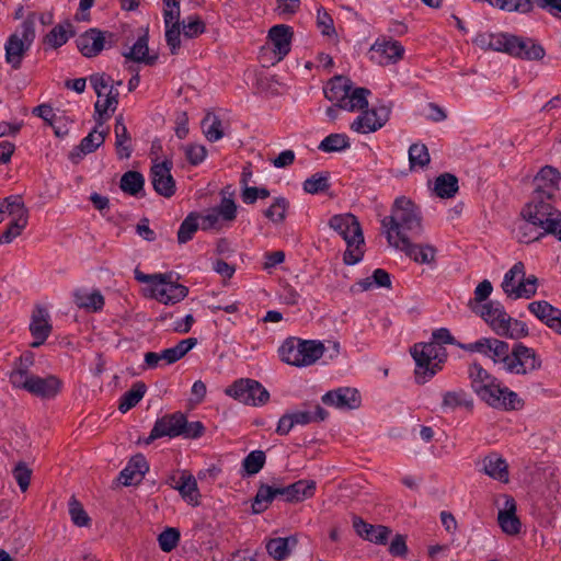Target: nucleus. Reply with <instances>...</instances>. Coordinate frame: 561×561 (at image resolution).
I'll return each mask as SVG.
<instances>
[{
  "mask_svg": "<svg viewBox=\"0 0 561 561\" xmlns=\"http://www.w3.org/2000/svg\"><path fill=\"white\" fill-rule=\"evenodd\" d=\"M468 377L472 391L489 407L501 411H516L525 405V401L501 380L490 374L478 362L469 365Z\"/></svg>",
  "mask_w": 561,
  "mask_h": 561,
  "instance_id": "nucleus-1",
  "label": "nucleus"
},
{
  "mask_svg": "<svg viewBox=\"0 0 561 561\" xmlns=\"http://www.w3.org/2000/svg\"><path fill=\"white\" fill-rule=\"evenodd\" d=\"M389 244L401 242V238L417 239L423 234L420 207L405 196L394 199L391 215L381 220Z\"/></svg>",
  "mask_w": 561,
  "mask_h": 561,
  "instance_id": "nucleus-2",
  "label": "nucleus"
},
{
  "mask_svg": "<svg viewBox=\"0 0 561 561\" xmlns=\"http://www.w3.org/2000/svg\"><path fill=\"white\" fill-rule=\"evenodd\" d=\"M490 357L494 364L502 363L506 371L516 375H527L542 366V359L531 347L517 342L510 350L507 342L491 337Z\"/></svg>",
  "mask_w": 561,
  "mask_h": 561,
  "instance_id": "nucleus-3",
  "label": "nucleus"
},
{
  "mask_svg": "<svg viewBox=\"0 0 561 561\" xmlns=\"http://www.w3.org/2000/svg\"><path fill=\"white\" fill-rule=\"evenodd\" d=\"M553 195L545 190H534L525 205L529 220L541 229V234H551L561 242V210L553 204Z\"/></svg>",
  "mask_w": 561,
  "mask_h": 561,
  "instance_id": "nucleus-4",
  "label": "nucleus"
},
{
  "mask_svg": "<svg viewBox=\"0 0 561 561\" xmlns=\"http://www.w3.org/2000/svg\"><path fill=\"white\" fill-rule=\"evenodd\" d=\"M329 227L337 232L346 242V250L343 253L345 265L359 263L365 254V239L362 226L353 214H337L329 219Z\"/></svg>",
  "mask_w": 561,
  "mask_h": 561,
  "instance_id": "nucleus-5",
  "label": "nucleus"
},
{
  "mask_svg": "<svg viewBox=\"0 0 561 561\" xmlns=\"http://www.w3.org/2000/svg\"><path fill=\"white\" fill-rule=\"evenodd\" d=\"M323 352L324 346L321 342L302 340L296 336L287 337L278 348L280 360L296 367L314 364L321 358Z\"/></svg>",
  "mask_w": 561,
  "mask_h": 561,
  "instance_id": "nucleus-6",
  "label": "nucleus"
},
{
  "mask_svg": "<svg viewBox=\"0 0 561 561\" xmlns=\"http://www.w3.org/2000/svg\"><path fill=\"white\" fill-rule=\"evenodd\" d=\"M35 21L36 12H30L20 25L21 34L15 32L7 39L4 58L14 70L21 68L23 58L36 37Z\"/></svg>",
  "mask_w": 561,
  "mask_h": 561,
  "instance_id": "nucleus-7",
  "label": "nucleus"
},
{
  "mask_svg": "<svg viewBox=\"0 0 561 561\" xmlns=\"http://www.w3.org/2000/svg\"><path fill=\"white\" fill-rule=\"evenodd\" d=\"M225 393L241 403L261 407L268 402V390L257 380L251 378H240L232 382Z\"/></svg>",
  "mask_w": 561,
  "mask_h": 561,
  "instance_id": "nucleus-8",
  "label": "nucleus"
},
{
  "mask_svg": "<svg viewBox=\"0 0 561 561\" xmlns=\"http://www.w3.org/2000/svg\"><path fill=\"white\" fill-rule=\"evenodd\" d=\"M185 414L181 411L167 413L158 417L148 437L138 439V443L152 444L156 439L169 437L175 438L184 433Z\"/></svg>",
  "mask_w": 561,
  "mask_h": 561,
  "instance_id": "nucleus-9",
  "label": "nucleus"
},
{
  "mask_svg": "<svg viewBox=\"0 0 561 561\" xmlns=\"http://www.w3.org/2000/svg\"><path fill=\"white\" fill-rule=\"evenodd\" d=\"M15 382H19L16 389H23L37 398L47 400L56 398L64 385L62 380L55 375L47 377L31 375L30 379L24 380L19 376Z\"/></svg>",
  "mask_w": 561,
  "mask_h": 561,
  "instance_id": "nucleus-10",
  "label": "nucleus"
},
{
  "mask_svg": "<svg viewBox=\"0 0 561 561\" xmlns=\"http://www.w3.org/2000/svg\"><path fill=\"white\" fill-rule=\"evenodd\" d=\"M433 350L430 343H415L410 348V354L415 362L414 380L416 385H424L439 373L438 364L431 362L430 353Z\"/></svg>",
  "mask_w": 561,
  "mask_h": 561,
  "instance_id": "nucleus-11",
  "label": "nucleus"
},
{
  "mask_svg": "<svg viewBox=\"0 0 561 561\" xmlns=\"http://www.w3.org/2000/svg\"><path fill=\"white\" fill-rule=\"evenodd\" d=\"M173 162L169 159L154 162L150 168L149 176L154 192L165 198H171L176 192V183L171 174Z\"/></svg>",
  "mask_w": 561,
  "mask_h": 561,
  "instance_id": "nucleus-12",
  "label": "nucleus"
},
{
  "mask_svg": "<svg viewBox=\"0 0 561 561\" xmlns=\"http://www.w3.org/2000/svg\"><path fill=\"white\" fill-rule=\"evenodd\" d=\"M512 41L511 56L514 58L539 61L546 55L543 46L535 38L513 34Z\"/></svg>",
  "mask_w": 561,
  "mask_h": 561,
  "instance_id": "nucleus-13",
  "label": "nucleus"
},
{
  "mask_svg": "<svg viewBox=\"0 0 561 561\" xmlns=\"http://www.w3.org/2000/svg\"><path fill=\"white\" fill-rule=\"evenodd\" d=\"M396 249L402 251L410 260L417 264H433L437 249L432 244L413 243L409 238H401V242L391 244Z\"/></svg>",
  "mask_w": 561,
  "mask_h": 561,
  "instance_id": "nucleus-14",
  "label": "nucleus"
},
{
  "mask_svg": "<svg viewBox=\"0 0 561 561\" xmlns=\"http://www.w3.org/2000/svg\"><path fill=\"white\" fill-rule=\"evenodd\" d=\"M294 30L287 24H276L268 30L267 38L272 44V50L277 61L283 60L291 49Z\"/></svg>",
  "mask_w": 561,
  "mask_h": 561,
  "instance_id": "nucleus-15",
  "label": "nucleus"
},
{
  "mask_svg": "<svg viewBox=\"0 0 561 561\" xmlns=\"http://www.w3.org/2000/svg\"><path fill=\"white\" fill-rule=\"evenodd\" d=\"M353 528L364 540L381 546L387 545L389 536L392 533L390 527L385 525H371L357 515L353 516Z\"/></svg>",
  "mask_w": 561,
  "mask_h": 561,
  "instance_id": "nucleus-16",
  "label": "nucleus"
},
{
  "mask_svg": "<svg viewBox=\"0 0 561 561\" xmlns=\"http://www.w3.org/2000/svg\"><path fill=\"white\" fill-rule=\"evenodd\" d=\"M322 402L327 405H334L339 409H358L362 398L357 389L344 387L330 390L322 396Z\"/></svg>",
  "mask_w": 561,
  "mask_h": 561,
  "instance_id": "nucleus-17",
  "label": "nucleus"
},
{
  "mask_svg": "<svg viewBox=\"0 0 561 561\" xmlns=\"http://www.w3.org/2000/svg\"><path fill=\"white\" fill-rule=\"evenodd\" d=\"M504 507L497 513V523L503 533L510 536L518 535L522 529V522L517 516V504L512 495L504 494Z\"/></svg>",
  "mask_w": 561,
  "mask_h": 561,
  "instance_id": "nucleus-18",
  "label": "nucleus"
},
{
  "mask_svg": "<svg viewBox=\"0 0 561 561\" xmlns=\"http://www.w3.org/2000/svg\"><path fill=\"white\" fill-rule=\"evenodd\" d=\"M102 30L90 27L81 33L75 41L80 54L85 58H94L103 51Z\"/></svg>",
  "mask_w": 561,
  "mask_h": 561,
  "instance_id": "nucleus-19",
  "label": "nucleus"
},
{
  "mask_svg": "<svg viewBox=\"0 0 561 561\" xmlns=\"http://www.w3.org/2000/svg\"><path fill=\"white\" fill-rule=\"evenodd\" d=\"M107 134L108 127L104 130H99L98 126H94L93 129L81 139L80 144L70 151L69 159L73 163H78L83 156L92 153L101 147L104 144Z\"/></svg>",
  "mask_w": 561,
  "mask_h": 561,
  "instance_id": "nucleus-20",
  "label": "nucleus"
},
{
  "mask_svg": "<svg viewBox=\"0 0 561 561\" xmlns=\"http://www.w3.org/2000/svg\"><path fill=\"white\" fill-rule=\"evenodd\" d=\"M149 471V463L142 454L134 455L127 466L119 472L118 481L123 485H137L139 484L146 472Z\"/></svg>",
  "mask_w": 561,
  "mask_h": 561,
  "instance_id": "nucleus-21",
  "label": "nucleus"
},
{
  "mask_svg": "<svg viewBox=\"0 0 561 561\" xmlns=\"http://www.w3.org/2000/svg\"><path fill=\"white\" fill-rule=\"evenodd\" d=\"M147 290L149 291L147 297L156 299L163 305H175L188 295V287L178 282H173L170 286L162 288L150 286Z\"/></svg>",
  "mask_w": 561,
  "mask_h": 561,
  "instance_id": "nucleus-22",
  "label": "nucleus"
},
{
  "mask_svg": "<svg viewBox=\"0 0 561 561\" xmlns=\"http://www.w3.org/2000/svg\"><path fill=\"white\" fill-rule=\"evenodd\" d=\"M471 309L489 324L492 331L502 327V324L506 323L505 321L510 319L504 306L497 300H490L483 304L479 309L473 307H471Z\"/></svg>",
  "mask_w": 561,
  "mask_h": 561,
  "instance_id": "nucleus-23",
  "label": "nucleus"
},
{
  "mask_svg": "<svg viewBox=\"0 0 561 561\" xmlns=\"http://www.w3.org/2000/svg\"><path fill=\"white\" fill-rule=\"evenodd\" d=\"M149 34L148 28L145 31L142 35H140L135 44L128 51H123L122 55L130 61L144 64L146 66H154L159 59L158 54L150 55L149 54Z\"/></svg>",
  "mask_w": 561,
  "mask_h": 561,
  "instance_id": "nucleus-24",
  "label": "nucleus"
},
{
  "mask_svg": "<svg viewBox=\"0 0 561 561\" xmlns=\"http://www.w3.org/2000/svg\"><path fill=\"white\" fill-rule=\"evenodd\" d=\"M481 471L502 483L510 482L508 465L499 453L493 451L484 456Z\"/></svg>",
  "mask_w": 561,
  "mask_h": 561,
  "instance_id": "nucleus-25",
  "label": "nucleus"
},
{
  "mask_svg": "<svg viewBox=\"0 0 561 561\" xmlns=\"http://www.w3.org/2000/svg\"><path fill=\"white\" fill-rule=\"evenodd\" d=\"M73 36H76V27L69 19H66L62 23L55 25L43 37V44L47 48L58 49Z\"/></svg>",
  "mask_w": 561,
  "mask_h": 561,
  "instance_id": "nucleus-26",
  "label": "nucleus"
},
{
  "mask_svg": "<svg viewBox=\"0 0 561 561\" xmlns=\"http://www.w3.org/2000/svg\"><path fill=\"white\" fill-rule=\"evenodd\" d=\"M47 312L44 308L37 307L33 312L30 331L34 341L31 343L32 347H39L45 343L51 332V325L47 321Z\"/></svg>",
  "mask_w": 561,
  "mask_h": 561,
  "instance_id": "nucleus-27",
  "label": "nucleus"
},
{
  "mask_svg": "<svg viewBox=\"0 0 561 561\" xmlns=\"http://www.w3.org/2000/svg\"><path fill=\"white\" fill-rule=\"evenodd\" d=\"M352 90V81L344 76H335L330 79L327 85L323 88L324 96L330 101L334 102L335 106L339 104L343 105L346 102L348 92Z\"/></svg>",
  "mask_w": 561,
  "mask_h": 561,
  "instance_id": "nucleus-28",
  "label": "nucleus"
},
{
  "mask_svg": "<svg viewBox=\"0 0 561 561\" xmlns=\"http://www.w3.org/2000/svg\"><path fill=\"white\" fill-rule=\"evenodd\" d=\"M119 188L129 196L142 198L146 196L145 176L139 171L128 170L121 178Z\"/></svg>",
  "mask_w": 561,
  "mask_h": 561,
  "instance_id": "nucleus-29",
  "label": "nucleus"
},
{
  "mask_svg": "<svg viewBox=\"0 0 561 561\" xmlns=\"http://www.w3.org/2000/svg\"><path fill=\"white\" fill-rule=\"evenodd\" d=\"M297 543L298 539L294 535L288 537H276L266 542V550L275 561H283L290 554Z\"/></svg>",
  "mask_w": 561,
  "mask_h": 561,
  "instance_id": "nucleus-30",
  "label": "nucleus"
},
{
  "mask_svg": "<svg viewBox=\"0 0 561 561\" xmlns=\"http://www.w3.org/2000/svg\"><path fill=\"white\" fill-rule=\"evenodd\" d=\"M181 497L193 506L201 504V493L195 477L187 470L181 472V482L176 486Z\"/></svg>",
  "mask_w": 561,
  "mask_h": 561,
  "instance_id": "nucleus-31",
  "label": "nucleus"
},
{
  "mask_svg": "<svg viewBox=\"0 0 561 561\" xmlns=\"http://www.w3.org/2000/svg\"><path fill=\"white\" fill-rule=\"evenodd\" d=\"M370 50L380 53L383 55L388 61L397 62L403 58L404 47L403 45L396 39L386 37L378 38L370 47Z\"/></svg>",
  "mask_w": 561,
  "mask_h": 561,
  "instance_id": "nucleus-32",
  "label": "nucleus"
},
{
  "mask_svg": "<svg viewBox=\"0 0 561 561\" xmlns=\"http://www.w3.org/2000/svg\"><path fill=\"white\" fill-rule=\"evenodd\" d=\"M458 178L449 172L439 174L434 182V194L443 199L455 197L459 190Z\"/></svg>",
  "mask_w": 561,
  "mask_h": 561,
  "instance_id": "nucleus-33",
  "label": "nucleus"
},
{
  "mask_svg": "<svg viewBox=\"0 0 561 561\" xmlns=\"http://www.w3.org/2000/svg\"><path fill=\"white\" fill-rule=\"evenodd\" d=\"M561 174L558 169L552 165H545L540 169L534 179L537 187L535 190H545L551 192L554 196V192L559 188V182Z\"/></svg>",
  "mask_w": 561,
  "mask_h": 561,
  "instance_id": "nucleus-34",
  "label": "nucleus"
},
{
  "mask_svg": "<svg viewBox=\"0 0 561 561\" xmlns=\"http://www.w3.org/2000/svg\"><path fill=\"white\" fill-rule=\"evenodd\" d=\"M276 499L274 485L261 482L259 484L256 494L252 499L251 512L252 514H262L268 510L270 505Z\"/></svg>",
  "mask_w": 561,
  "mask_h": 561,
  "instance_id": "nucleus-35",
  "label": "nucleus"
},
{
  "mask_svg": "<svg viewBox=\"0 0 561 561\" xmlns=\"http://www.w3.org/2000/svg\"><path fill=\"white\" fill-rule=\"evenodd\" d=\"M266 454L261 449L250 451L241 462L240 476L249 478L257 474L265 466Z\"/></svg>",
  "mask_w": 561,
  "mask_h": 561,
  "instance_id": "nucleus-36",
  "label": "nucleus"
},
{
  "mask_svg": "<svg viewBox=\"0 0 561 561\" xmlns=\"http://www.w3.org/2000/svg\"><path fill=\"white\" fill-rule=\"evenodd\" d=\"M73 302L79 308H84L91 311H101L104 307L105 300L103 295L99 290L87 293L82 289H76L73 291Z\"/></svg>",
  "mask_w": 561,
  "mask_h": 561,
  "instance_id": "nucleus-37",
  "label": "nucleus"
},
{
  "mask_svg": "<svg viewBox=\"0 0 561 561\" xmlns=\"http://www.w3.org/2000/svg\"><path fill=\"white\" fill-rule=\"evenodd\" d=\"M0 207L3 208L4 214L12 217V220L22 219L28 222V209L25 206L21 195H10L0 201Z\"/></svg>",
  "mask_w": 561,
  "mask_h": 561,
  "instance_id": "nucleus-38",
  "label": "nucleus"
},
{
  "mask_svg": "<svg viewBox=\"0 0 561 561\" xmlns=\"http://www.w3.org/2000/svg\"><path fill=\"white\" fill-rule=\"evenodd\" d=\"M147 386L144 381H136L119 399L118 410L126 413L135 408L144 398Z\"/></svg>",
  "mask_w": 561,
  "mask_h": 561,
  "instance_id": "nucleus-39",
  "label": "nucleus"
},
{
  "mask_svg": "<svg viewBox=\"0 0 561 561\" xmlns=\"http://www.w3.org/2000/svg\"><path fill=\"white\" fill-rule=\"evenodd\" d=\"M502 324V327L496 328L493 332L500 336L519 340L529 335V329L526 322L514 319L510 316L508 321Z\"/></svg>",
  "mask_w": 561,
  "mask_h": 561,
  "instance_id": "nucleus-40",
  "label": "nucleus"
},
{
  "mask_svg": "<svg viewBox=\"0 0 561 561\" xmlns=\"http://www.w3.org/2000/svg\"><path fill=\"white\" fill-rule=\"evenodd\" d=\"M34 360L35 356L31 351H26L20 357L15 358L14 368L9 375V380L14 388L19 386V382H15L19 376L22 380L31 378V375H28V369L34 365Z\"/></svg>",
  "mask_w": 561,
  "mask_h": 561,
  "instance_id": "nucleus-41",
  "label": "nucleus"
},
{
  "mask_svg": "<svg viewBox=\"0 0 561 561\" xmlns=\"http://www.w3.org/2000/svg\"><path fill=\"white\" fill-rule=\"evenodd\" d=\"M442 408L453 410L457 408H465L468 411H472L473 400L467 394V392L463 389L446 391L443 394Z\"/></svg>",
  "mask_w": 561,
  "mask_h": 561,
  "instance_id": "nucleus-42",
  "label": "nucleus"
},
{
  "mask_svg": "<svg viewBox=\"0 0 561 561\" xmlns=\"http://www.w3.org/2000/svg\"><path fill=\"white\" fill-rule=\"evenodd\" d=\"M290 491L291 504L299 503L305 500L311 499L317 489L314 480L301 479L294 483L288 484Z\"/></svg>",
  "mask_w": 561,
  "mask_h": 561,
  "instance_id": "nucleus-43",
  "label": "nucleus"
},
{
  "mask_svg": "<svg viewBox=\"0 0 561 561\" xmlns=\"http://www.w3.org/2000/svg\"><path fill=\"white\" fill-rule=\"evenodd\" d=\"M289 207L290 203L286 197L277 196L274 197L270 207L263 210V215L275 225L283 224L287 217Z\"/></svg>",
  "mask_w": 561,
  "mask_h": 561,
  "instance_id": "nucleus-44",
  "label": "nucleus"
},
{
  "mask_svg": "<svg viewBox=\"0 0 561 561\" xmlns=\"http://www.w3.org/2000/svg\"><path fill=\"white\" fill-rule=\"evenodd\" d=\"M202 214L198 211H191L184 220L181 222L179 231H178V242L180 244H185L191 241L194 234L199 229V218Z\"/></svg>",
  "mask_w": 561,
  "mask_h": 561,
  "instance_id": "nucleus-45",
  "label": "nucleus"
},
{
  "mask_svg": "<svg viewBox=\"0 0 561 561\" xmlns=\"http://www.w3.org/2000/svg\"><path fill=\"white\" fill-rule=\"evenodd\" d=\"M330 186V172L328 171L317 172L302 183L304 191L311 195L324 193Z\"/></svg>",
  "mask_w": 561,
  "mask_h": 561,
  "instance_id": "nucleus-46",
  "label": "nucleus"
},
{
  "mask_svg": "<svg viewBox=\"0 0 561 561\" xmlns=\"http://www.w3.org/2000/svg\"><path fill=\"white\" fill-rule=\"evenodd\" d=\"M370 90L367 88H355L353 91L348 92L346 102H343V105L339 104V108L350 112H353L356 108L365 110L368 107L367 96L370 95Z\"/></svg>",
  "mask_w": 561,
  "mask_h": 561,
  "instance_id": "nucleus-47",
  "label": "nucleus"
},
{
  "mask_svg": "<svg viewBox=\"0 0 561 561\" xmlns=\"http://www.w3.org/2000/svg\"><path fill=\"white\" fill-rule=\"evenodd\" d=\"M350 146V138L346 134L333 133L321 140L318 149L323 152L331 153L346 150Z\"/></svg>",
  "mask_w": 561,
  "mask_h": 561,
  "instance_id": "nucleus-48",
  "label": "nucleus"
},
{
  "mask_svg": "<svg viewBox=\"0 0 561 561\" xmlns=\"http://www.w3.org/2000/svg\"><path fill=\"white\" fill-rule=\"evenodd\" d=\"M202 127L205 137L210 142H215L224 137L221 119L211 113L205 115L202 121Z\"/></svg>",
  "mask_w": 561,
  "mask_h": 561,
  "instance_id": "nucleus-49",
  "label": "nucleus"
},
{
  "mask_svg": "<svg viewBox=\"0 0 561 561\" xmlns=\"http://www.w3.org/2000/svg\"><path fill=\"white\" fill-rule=\"evenodd\" d=\"M490 5L507 12H517L528 14L534 10L533 0H495L490 1Z\"/></svg>",
  "mask_w": 561,
  "mask_h": 561,
  "instance_id": "nucleus-50",
  "label": "nucleus"
},
{
  "mask_svg": "<svg viewBox=\"0 0 561 561\" xmlns=\"http://www.w3.org/2000/svg\"><path fill=\"white\" fill-rule=\"evenodd\" d=\"M409 162L410 169L413 170L415 167L425 168L431 162V156L427 147L424 144H412L409 148Z\"/></svg>",
  "mask_w": 561,
  "mask_h": 561,
  "instance_id": "nucleus-51",
  "label": "nucleus"
},
{
  "mask_svg": "<svg viewBox=\"0 0 561 561\" xmlns=\"http://www.w3.org/2000/svg\"><path fill=\"white\" fill-rule=\"evenodd\" d=\"M295 425H307L313 422H322L328 419L329 412L320 404L316 405L314 412L295 411L291 412Z\"/></svg>",
  "mask_w": 561,
  "mask_h": 561,
  "instance_id": "nucleus-52",
  "label": "nucleus"
},
{
  "mask_svg": "<svg viewBox=\"0 0 561 561\" xmlns=\"http://www.w3.org/2000/svg\"><path fill=\"white\" fill-rule=\"evenodd\" d=\"M135 279L139 283L150 284L151 286L158 287V285L170 286L173 280V273H154L145 274L138 267L134 271Z\"/></svg>",
  "mask_w": 561,
  "mask_h": 561,
  "instance_id": "nucleus-53",
  "label": "nucleus"
},
{
  "mask_svg": "<svg viewBox=\"0 0 561 561\" xmlns=\"http://www.w3.org/2000/svg\"><path fill=\"white\" fill-rule=\"evenodd\" d=\"M180 539L181 533L179 528L175 527H165L157 538L159 548L167 553L173 551L178 547Z\"/></svg>",
  "mask_w": 561,
  "mask_h": 561,
  "instance_id": "nucleus-54",
  "label": "nucleus"
},
{
  "mask_svg": "<svg viewBox=\"0 0 561 561\" xmlns=\"http://www.w3.org/2000/svg\"><path fill=\"white\" fill-rule=\"evenodd\" d=\"M185 38H196L206 32V24L198 14H192L181 22Z\"/></svg>",
  "mask_w": 561,
  "mask_h": 561,
  "instance_id": "nucleus-55",
  "label": "nucleus"
},
{
  "mask_svg": "<svg viewBox=\"0 0 561 561\" xmlns=\"http://www.w3.org/2000/svg\"><path fill=\"white\" fill-rule=\"evenodd\" d=\"M538 278L535 275H529L527 278H520L516 287H512L511 293L514 294V299L526 298L530 299L537 293Z\"/></svg>",
  "mask_w": 561,
  "mask_h": 561,
  "instance_id": "nucleus-56",
  "label": "nucleus"
},
{
  "mask_svg": "<svg viewBox=\"0 0 561 561\" xmlns=\"http://www.w3.org/2000/svg\"><path fill=\"white\" fill-rule=\"evenodd\" d=\"M520 215L525 219V222L519 227V241L528 244L540 240L543 237V234H541V229L529 220L528 216L525 214V206L523 207Z\"/></svg>",
  "mask_w": 561,
  "mask_h": 561,
  "instance_id": "nucleus-57",
  "label": "nucleus"
},
{
  "mask_svg": "<svg viewBox=\"0 0 561 561\" xmlns=\"http://www.w3.org/2000/svg\"><path fill=\"white\" fill-rule=\"evenodd\" d=\"M131 136L127 128L115 130V150L119 160L128 159L131 156Z\"/></svg>",
  "mask_w": 561,
  "mask_h": 561,
  "instance_id": "nucleus-58",
  "label": "nucleus"
},
{
  "mask_svg": "<svg viewBox=\"0 0 561 561\" xmlns=\"http://www.w3.org/2000/svg\"><path fill=\"white\" fill-rule=\"evenodd\" d=\"M165 42L172 55H176L181 47V21L173 20L172 23L164 24Z\"/></svg>",
  "mask_w": 561,
  "mask_h": 561,
  "instance_id": "nucleus-59",
  "label": "nucleus"
},
{
  "mask_svg": "<svg viewBox=\"0 0 561 561\" xmlns=\"http://www.w3.org/2000/svg\"><path fill=\"white\" fill-rule=\"evenodd\" d=\"M69 514L72 523L78 527H87L91 524V518L83 508V505L75 497L71 496L69 501Z\"/></svg>",
  "mask_w": 561,
  "mask_h": 561,
  "instance_id": "nucleus-60",
  "label": "nucleus"
},
{
  "mask_svg": "<svg viewBox=\"0 0 561 561\" xmlns=\"http://www.w3.org/2000/svg\"><path fill=\"white\" fill-rule=\"evenodd\" d=\"M517 276H520V278L525 277V265L522 261L519 262H516L512 268L506 272V274L504 275V279L502 282V288L504 290V293L514 299V294L511 293L512 290V287H516L517 285H515V278Z\"/></svg>",
  "mask_w": 561,
  "mask_h": 561,
  "instance_id": "nucleus-61",
  "label": "nucleus"
},
{
  "mask_svg": "<svg viewBox=\"0 0 561 561\" xmlns=\"http://www.w3.org/2000/svg\"><path fill=\"white\" fill-rule=\"evenodd\" d=\"M317 26L323 36H336L334 21L331 14L323 7H320L317 10Z\"/></svg>",
  "mask_w": 561,
  "mask_h": 561,
  "instance_id": "nucleus-62",
  "label": "nucleus"
},
{
  "mask_svg": "<svg viewBox=\"0 0 561 561\" xmlns=\"http://www.w3.org/2000/svg\"><path fill=\"white\" fill-rule=\"evenodd\" d=\"M370 113L374 116V122L369 129H380L389 121L391 114V106L380 102L378 105L370 108Z\"/></svg>",
  "mask_w": 561,
  "mask_h": 561,
  "instance_id": "nucleus-63",
  "label": "nucleus"
},
{
  "mask_svg": "<svg viewBox=\"0 0 561 561\" xmlns=\"http://www.w3.org/2000/svg\"><path fill=\"white\" fill-rule=\"evenodd\" d=\"M27 222L22 221V219L11 220L5 230L0 234V244H9L16 237L21 236L23 230L26 228Z\"/></svg>",
  "mask_w": 561,
  "mask_h": 561,
  "instance_id": "nucleus-64",
  "label": "nucleus"
}]
</instances>
